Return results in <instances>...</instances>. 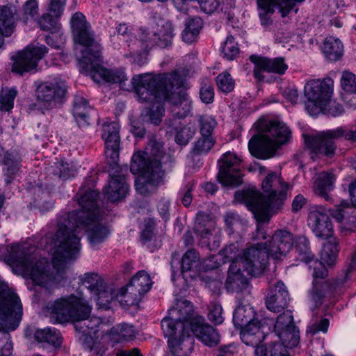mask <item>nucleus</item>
Segmentation results:
<instances>
[{
	"label": "nucleus",
	"instance_id": "obj_21",
	"mask_svg": "<svg viewBox=\"0 0 356 356\" xmlns=\"http://www.w3.org/2000/svg\"><path fill=\"white\" fill-rule=\"evenodd\" d=\"M307 221L316 237L325 239L332 236V223L329 216L323 211L317 209L310 211Z\"/></svg>",
	"mask_w": 356,
	"mask_h": 356
},
{
	"label": "nucleus",
	"instance_id": "obj_2",
	"mask_svg": "<svg viewBox=\"0 0 356 356\" xmlns=\"http://www.w3.org/2000/svg\"><path fill=\"white\" fill-rule=\"evenodd\" d=\"M131 89L141 102H165L172 116L184 119L191 114L192 100L176 72L159 74H140L131 79Z\"/></svg>",
	"mask_w": 356,
	"mask_h": 356
},
{
	"label": "nucleus",
	"instance_id": "obj_53",
	"mask_svg": "<svg viewBox=\"0 0 356 356\" xmlns=\"http://www.w3.org/2000/svg\"><path fill=\"white\" fill-rule=\"evenodd\" d=\"M291 327H296L294 324L293 316L291 310L284 311L283 313L280 314L275 324V331L280 332Z\"/></svg>",
	"mask_w": 356,
	"mask_h": 356
},
{
	"label": "nucleus",
	"instance_id": "obj_54",
	"mask_svg": "<svg viewBox=\"0 0 356 356\" xmlns=\"http://www.w3.org/2000/svg\"><path fill=\"white\" fill-rule=\"evenodd\" d=\"M257 4L259 8L261 10V12H260L259 15L261 24L263 26H267L270 22V17L268 16V15H272L275 12V9L273 8L271 1L258 0Z\"/></svg>",
	"mask_w": 356,
	"mask_h": 356
},
{
	"label": "nucleus",
	"instance_id": "obj_13",
	"mask_svg": "<svg viewBox=\"0 0 356 356\" xmlns=\"http://www.w3.org/2000/svg\"><path fill=\"white\" fill-rule=\"evenodd\" d=\"M269 257L270 255L266 244L257 243L244 250L243 256L240 257V261L248 275L257 277L264 271Z\"/></svg>",
	"mask_w": 356,
	"mask_h": 356
},
{
	"label": "nucleus",
	"instance_id": "obj_44",
	"mask_svg": "<svg viewBox=\"0 0 356 356\" xmlns=\"http://www.w3.org/2000/svg\"><path fill=\"white\" fill-rule=\"evenodd\" d=\"M296 250L298 254L299 259L302 261L308 264L314 259V254L310 250L309 241L305 236L298 238Z\"/></svg>",
	"mask_w": 356,
	"mask_h": 356
},
{
	"label": "nucleus",
	"instance_id": "obj_46",
	"mask_svg": "<svg viewBox=\"0 0 356 356\" xmlns=\"http://www.w3.org/2000/svg\"><path fill=\"white\" fill-rule=\"evenodd\" d=\"M82 283L93 295L106 285L102 277L95 273H86Z\"/></svg>",
	"mask_w": 356,
	"mask_h": 356
},
{
	"label": "nucleus",
	"instance_id": "obj_45",
	"mask_svg": "<svg viewBox=\"0 0 356 356\" xmlns=\"http://www.w3.org/2000/svg\"><path fill=\"white\" fill-rule=\"evenodd\" d=\"M215 143L216 140L213 137L201 136L193 143L191 153L195 156L207 154L213 148Z\"/></svg>",
	"mask_w": 356,
	"mask_h": 356
},
{
	"label": "nucleus",
	"instance_id": "obj_60",
	"mask_svg": "<svg viewBox=\"0 0 356 356\" xmlns=\"http://www.w3.org/2000/svg\"><path fill=\"white\" fill-rule=\"evenodd\" d=\"M342 89L347 93L356 92V76L350 72H344L341 79Z\"/></svg>",
	"mask_w": 356,
	"mask_h": 356
},
{
	"label": "nucleus",
	"instance_id": "obj_23",
	"mask_svg": "<svg viewBox=\"0 0 356 356\" xmlns=\"http://www.w3.org/2000/svg\"><path fill=\"white\" fill-rule=\"evenodd\" d=\"M0 162L3 165V171L6 176L5 182L6 184H9L19 170L20 159L12 152H5L4 149L0 145Z\"/></svg>",
	"mask_w": 356,
	"mask_h": 356
},
{
	"label": "nucleus",
	"instance_id": "obj_22",
	"mask_svg": "<svg viewBox=\"0 0 356 356\" xmlns=\"http://www.w3.org/2000/svg\"><path fill=\"white\" fill-rule=\"evenodd\" d=\"M240 330L241 339L247 346H255L256 348L265 339L261 323L257 318Z\"/></svg>",
	"mask_w": 356,
	"mask_h": 356
},
{
	"label": "nucleus",
	"instance_id": "obj_9",
	"mask_svg": "<svg viewBox=\"0 0 356 356\" xmlns=\"http://www.w3.org/2000/svg\"><path fill=\"white\" fill-rule=\"evenodd\" d=\"M343 137L351 143L356 142V128L353 129L346 127H339L329 129L321 131L316 136L305 137V142L312 153L332 156L337 147L334 140Z\"/></svg>",
	"mask_w": 356,
	"mask_h": 356
},
{
	"label": "nucleus",
	"instance_id": "obj_59",
	"mask_svg": "<svg viewBox=\"0 0 356 356\" xmlns=\"http://www.w3.org/2000/svg\"><path fill=\"white\" fill-rule=\"evenodd\" d=\"M208 318L215 325H220L224 321L222 307L216 302H211L209 305Z\"/></svg>",
	"mask_w": 356,
	"mask_h": 356
},
{
	"label": "nucleus",
	"instance_id": "obj_18",
	"mask_svg": "<svg viewBox=\"0 0 356 356\" xmlns=\"http://www.w3.org/2000/svg\"><path fill=\"white\" fill-rule=\"evenodd\" d=\"M266 308L278 313L286 308L291 300L287 287L282 281L271 285L265 298Z\"/></svg>",
	"mask_w": 356,
	"mask_h": 356
},
{
	"label": "nucleus",
	"instance_id": "obj_8",
	"mask_svg": "<svg viewBox=\"0 0 356 356\" xmlns=\"http://www.w3.org/2000/svg\"><path fill=\"white\" fill-rule=\"evenodd\" d=\"M91 307L81 296L70 295L48 302L47 310L55 323H63L70 319L85 316L91 312Z\"/></svg>",
	"mask_w": 356,
	"mask_h": 356
},
{
	"label": "nucleus",
	"instance_id": "obj_37",
	"mask_svg": "<svg viewBox=\"0 0 356 356\" xmlns=\"http://www.w3.org/2000/svg\"><path fill=\"white\" fill-rule=\"evenodd\" d=\"M339 251L337 240L335 238H332L323 245L321 259L328 266H332L335 264Z\"/></svg>",
	"mask_w": 356,
	"mask_h": 356
},
{
	"label": "nucleus",
	"instance_id": "obj_39",
	"mask_svg": "<svg viewBox=\"0 0 356 356\" xmlns=\"http://www.w3.org/2000/svg\"><path fill=\"white\" fill-rule=\"evenodd\" d=\"M38 14V3L37 0H27L21 10H16V17L19 21L26 24L35 18Z\"/></svg>",
	"mask_w": 356,
	"mask_h": 356
},
{
	"label": "nucleus",
	"instance_id": "obj_64",
	"mask_svg": "<svg viewBox=\"0 0 356 356\" xmlns=\"http://www.w3.org/2000/svg\"><path fill=\"white\" fill-rule=\"evenodd\" d=\"M157 102L158 104H154L149 111V121L155 125H158L161 122L165 112L164 107L160 103L161 102Z\"/></svg>",
	"mask_w": 356,
	"mask_h": 356
},
{
	"label": "nucleus",
	"instance_id": "obj_6",
	"mask_svg": "<svg viewBox=\"0 0 356 356\" xmlns=\"http://www.w3.org/2000/svg\"><path fill=\"white\" fill-rule=\"evenodd\" d=\"M102 137L105 143L106 162L109 168L115 170L110 173L111 180L103 191L108 200L115 202L123 199L129 190L123 172L124 170L127 171V166L123 168L118 165L120 143L119 124L116 122L104 123Z\"/></svg>",
	"mask_w": 356,
	"mask_h": 356
},
{
	"label": "nucleus",
	"instance_id": "obj_48",
	"mask_svg": "<svg viewBox=\"0 0 356 356\" xmlns=\"http://www.w3.org/2000/svg\"><path fill=\"white\" fill-rule=\"evenodd\" d=\"M33 192L38 197L34 201L36 207L42 211H47L53 207L54 204L49 198V193L42 190V184L33 188Z\"/></svg>",
	"mask_w": 356,
	"mask_h": 356
},
{
	"label": "nucleus",
	"instance_id": "obj_51",
	"mask_svg": "<svg viewBox=\"0 0 356 356\" xmlns=\"http://www.w3.org/2000/svg\"><path fill=\"white\" fill-rule=\"evenodd\" d=\"M17 93L15 88H3L0 92V110L10 111L13 108Z\"/></svg>",
	"mask_w": 356,
	"mask_h": 356
},
{
	"label": "nucleus",
	"instance_id": "obj_31",
	"mask_svg": "<svg viewBox=\"0 0 356 356\" xmlns=\"http://www.w3.org/2000/svg\"><path fill=\"white\" fill-rule=\"evenodd\" d=\"M110 334L113 341L122 343L135 339L136 331L133 325L122 323L113 326L110 330Z\"/></svg>",
	"mask_w": 356,
	"mask_h": 356
},
{
	"label": "nucleus",
	"instance_id": "obj_32",
	"mask_svg": "<svg viewBox=\"0 0 356 356\" xmlns=\"http://www.w3.org/2000/svg\"><path fill=\"white\" fill-rule=\"evenodd\" d=\"M143 295L138 292L135 288L128 284L117 291L115 299L123 307L138 305Z\"/></svg>",
	"mask_w": 356,
	"mask_h": 356
},
{
	"label": "nucleus",
	"instance_id": "obj_50",
	"mask_svg": "<svg viewBox=\"0 0 356 356\" xmlns=\"http://www.w3.org/2000/svg\"><path fill=\"white\" fill-rule=\"evenodd\" d=\"M138 40L142 42L145 50L155 46L156 31L152 28L140 27L138 33Z\"/></svg>",
	"mask_w": 356,
	"mask_h": 356
},
{
	"label": "nucleus",
	"instance_id": "obj_29",
	"mask_svg": "<svg viewBox=\"0 0 356 356\" xmlns=\"http://www.w3.org/2000/svg\"><path fill=\"white\" fill-rule=\"evenodd\" d=\"M256 313L250 305H241L238 306L233 313V323L235 327L241 329L250 323L254 321Z\"/></svg>",
	"mask_w": 356,
	"mask_h": 356
},
{
	"label": "nucleus",
	"instance_id": "obj_15",
	"mask_svg": "<svg viewBox=\"0 0 356 356\" xmlns=\"http://www.w3.org/2000/svg\"><path fill=\"white\" fill-rule=\"evenodd\" d=\"M48 52V48L44 44L29 46L26 49L19 52L16 56H13V64L12 71L20 75L35 70L38 63Z\"/></svg>",
	"mask_w": 356,
	"mask_h": 356
},
{
	"label": "nucleus",
	"instance_id": "obj_63",
	"mask_svg": "<svg viewBox=\"0 0 356 356\" xmlns=\"http://www.w3.org/2000/svg\"><path fill=\"white\" fill-rule=\"evenodd\" d=\"M194 231L197 236L201 237L202 240L207 239V241L203 243H207V246L210 248L211 245L209 239L210 236L212 235L211 231L209 228L206 227V225L202 223L201 219L199 217L197 218Z\"/></svg>",
	"mask_w": 356,
	"mask_h": 356
},
{
	"label": "nucleus",
	"instance_id": "obj_3",
	"mask_svg": "<svg viewBox=\"0 0 356 356\" xmlns=\"http://www.w3.org/2000/svg\"><path fill=\"white\" fill-rule=\"evenodd\" d=\"M70 23L74 41L79 45L75 49L76 56L91 79L98 83L103 80L119 83L122 89L129 90L125 88L124 81L127 79L124 71L108 70L100 65L102 47L85 16L77 12L72 15Z\"/></svg>",
	"mask_w": 356,
	"mask_h": 356
},
{
	"label": "nucleus",
	"instance_id": "obj_49",
	"mask_svg": "<svg viewBox=\"0 0 356 356\" xmlns=\"http://www.w3.org/2000/svg\"><path fill=\"white\" fill-rule=\"evenodd\" d=\"M199 254L195 249L188 250L182 257L181 261V273L191 271L199 264Z\"/></svg>",
	"mask_w": 356,
	"mask_h": 356
},
{
	"label": "nucleus",
	"instance_id": "obj_25",
	"mask_svg": "<svg viewBox=\"0 0 356 356\" xmlns=\"http://www.w3.org/2000/svg\"><path fill=\"white\" fill-rule=\"evenodd\" d=\"M168 313L174 319L182 321L189 327H191V321L196 317L193 316V305L187 300H177L175 305L169 309Z\"/></svg>",
	"mask_w": 356,
	"mask_h": 356
},
{
	"label": "nucleus",
	"instance_id": "obj_4",
	"mask_svg": "<svg viewBox=\"0 0 356 356\" xmlns=\"http://www.w3.org/2000/svg\"><path fill=\"white\" fill-rule=\"evenodd\" d=\"M289 188L276 172L269 173L262 182L264 194L256 189L238 191L235 199L244 202L259 222H268L272 215L283 205Z\"/></svg>",
	"mask_w": 356,
	"mask_h": 356
},
{
	"label": "nucleus",
	"instance_id": "obj_43",
	"mask_svg": "<svg viewBox=\"0 0 356 356\" xmlns=\"http://www.w3.org/2000/svg\"><path fill=\"white\" fill-rule=\"evenodd\" d=\"M49 171L54 176L62 180L68 179L74 177L76 173V170L72 166L62 160L54 163V165L50 167Z\"/></svg>",
	"mask_w": 356,
	"mask_h": 356
},
{
	"label": "nucleus",
	"instance_id": "obj_12",
	"mask_svg": "<svg viewBox=\"0 0 356 356\" xmlns=\"http://www.w3.org/2000/svg\"><path fill=\"white\" fill-rule=\"evenodd\" d=\"M35 86L37 100L47 109L62 104L67 92L65 81L59 77L46 81H36Z\"/></svg>",
	"mask_w": 356,
	"mask_h": 356
},
{
	"label": "nucleus",
	"instance_id": "obj_42",
	"mask_svg": "<svg viewBox=\"0 0 356 356\" xmlns=\"http://www.w3.org/2000/svg\"><path fill=\"white\" fill-rule=\"evenodd\" d=\"M173 29L171 24L165 22L161 29L156 31L155 46L160 48H166L171 45L173 38Z\"/></svg>",
	"mask_w": 356,
	"mask_h": 356
},
{
	"label": "nucleus",
	"instance_id": "obj_41",
	"mask_svg": "<svg viewBox=\"0 0 356 356\" xmlns=\"http://www.w3.org/2000/svg\"><path fill=\"white\" fill-rule=\"evenodd\" d=\"M280 332H276L279 339L282 341L281 344H284L288 348H293L297 346L300 341V332L297 327H291Z\"/></svg>",
	"mask_w": 356,
	"mask_h": 356
},
{
	"label": "nucleus",
	"instance_id": "obj_14",
	"mask_svg": "<svg viewBox=\"0 0 356 356\" xmlns=\"http://www.w3.org/2000/svg\"><path fill=\"white\" fill-rule=\"evenodd\" d=\"M219 171L218 180L225 186L238 187L242 182L243 173L239 165L241 159L235 154L227 152L225 153L219 160Z\"/></svg>",
	"mask_w": 356,
	"mask_h": 356
},
{
	"label": "nucleus",
	"instance_id": "obj_36",
	"mask_svg": "<svg viewBox=\"0 0 356 356\" xmlns=\"http://www.w3.org/2000/svg\"><path fill=\"white\" fill-rule=\"evenodd\" d=\"M255 356H290L288 348L280 343L260 345L254 350Z\"/></svg>",
	"mask_w": 356,
	"mask_h": 356
},
{
	"label": "nucleus",
	"instance_id": "obj_1",
	"mask_svg": "<svg viewBox=\"0 0 356 356\" xmlns=\"http://www.w3.org/2000/svg\"><path fill=\"white\" fill-rule=\"evenodd\" d=\"M77 197L81 209L59 217L56 232L54 235L47 234L42 239L46 243L44 248L52 255L55 273H49L50 266L47 259L36 258L34 245L13 244L7 246L5 261L15 270L30 275L37 285L46 286L50 282H60L64 279L67 263L76 259L80 252L78 229L85 230L94 248L109 235L108 227L100 222L101 215L97 204L99 193L81 188Z\"/></svg>",
	"mask_w": 356,
	"mask_h": 356
},
{
	"label": "nucleus",
	"instance_id": "obj_28",
	"mask_svg": "<svg viewBox=\"0 0 356 356\" xmlns=\"http://www.w3.org/2000/svg\"><path fill=\"white\" fill-rule=\"evenodd\" d=\"M91 107L84 97L76 95L73 103L72 113L79 127L89 124V112Z\"/></svg>",
	"mask_w": 356,
	"mask_h": 356
},
{
	"label": "nucleus",
	"instance_id": "obj_30",
	"mask_svg": "<svg viewBox=\"0 0 356 356\" xmlns=\"http://www.w3.org/2000/svg\"><path fill=\"white\" fill-rule=\"evenodd\" d=\"M334 176L332 173L323 172L319 175L314 183V191L316 195L329 201L331 198L328 193L334 188Z\"/></svg>",
	"mask_w": 356,
	"mask_h": 356
},
{
	"label": "nucleus",
	"instance_id": "obj_5",
	"mask_svg": "<svg viewBox=\"0 0 356 356\" xmlns=\"http://www.w3.org/2000/svg\"><path fill=\"white\" fill-rule=\"evenodd\" d=\"M147 149L149 156L147 152H137L133 155L130 165V171L134 175H140L136 179L135 185L138 193L143 195H150L160 184L163 176L161 165L170 159L164 152L163 144L155 139L149 140Z\"/></svg>",
	"mask_w": 356,
	"mask_h": 356
},
{
	"label": "nucleus",
	"instance_id": "obj_26",
	"mask_svg": "<svg viewBox=\"0 0 356 356\" xmlns=\"http://www.w3.org/2000/svg\"><path fill=\"white\" fill-rule=\"evenodd\" d=\"M91 312L85 316L75 318V328L83 335L97 336L99 330V326L102 324L99 318L90 316Z\"/></svg>",
	"mask_w": 356,
	"mask_h": 356
},
{
	"label": "nucleus",
	"instance_id": "obj_20",
	"mask_svg": "<svg viewBox=\"0 0 356 356\" xmlns=\"http://www.w3.org/2000/svg\"><path fill=\"white\" fill-rule=\"evenodd\" d=\"M293 245V237L291 232L286 230H277L273 235L267 250L274 259H280L286 255Z\"/></svg>",
	"mask_w": 356,
	"mask_h": 356
},
{
	"label": "nucleus",
	"instance_id": "obj_58",
	"mask_svg": "<svg viewBox=\"0 0 356 356\" xmlns=\"http://www.w3.org/2000/svg\"><path fill=\"white\" fill-rule=\"evenodd\" d=\"M222 53L228 60H233L239 54V48L232 35L227 36L222 47Z\"/></svg>",
	"mask_w": 356,
	"mask_h": 356
},
{
	"label": "nucleus",
	"instance_id": "obj_17",
	"mask_svg": "<svg viewBox=\"0 0 356 356\" xmlns=\"http://www.w3.org/2000/svg\"><path fill=\"white\" fill-rule=\"evenodd\" d=\"M250 60L254 64L253 75L258 81H263L264 76L263 72L283 74L288 68L284 59L281 57L270 59L266 57L252 55Z\"/></svg>",
	"mask_w": 356,
	"mask_h": 356
},
{
	"label": "nucleus",
	"instance_id": "obj_7",
	"mask_svg": "<svg viewBox=\"0 0 356 356\" xmlns=\"http://www.w3.org/2000/svg\"><path fill=\"white\" fill-rule=\"evenodd\" d=\"M260 135L252 136L248 148L252 156L260 159L273 157L277 149L287 144L291 138V131L283 122L270 120L261 126Z\"/></svg>",
	"mask_w": 356,
	"mask_h": 356
},
{
	"label": "nucleus",
	"instance_id": "obj_16",
	"mask_svg": "<svg viewBox=\"0 0 356 356\" xmlns=\"http://www.w3.org/2000/svg\"><path fill=\"white\" fill-rule=\"evenodd\" d=\"M329 213L340 223L339 232L342 236L356 232V212L348 201L342 200L339 205L330 209Z\"/></svg>",
	"mask_w": 356,
	"mask_h": 356
},
{
	"label": "nucleus",
	"instance_id": "obj_62",
	"mask_svg": "<svg viewBox=\"0 0 356 356\" xmlns=\"http://www.w3.org/2000/svg\"><path fill=\"white\" fill-rule=\"evenodd\" d=\"M145 228L141 232L140 238L143 243L150 241L154 236L156 222L154 218H146L144 221Z\"/></svg>",
	"mask_w": 356,
	"mask_h": 356
},
{
	"label": "nucleus",
	"instance_id": "obj_19",
	"mask_svg": "<svg viewBox=\"0 0 356 356\" xmlns=\"http://www.w3.org/2000/svg\"><path fill=\"white\" fill-rule=\"evenodd\" d=\"M190 330L204 344L214 347L220 343V335L216 328L206 323L205 319L197 316L191 323Z\"/></svg>",
	"mask_w": 356,
	"mask_h": 356
},
{
	"label": "nucleus",
	"instance_id": "obj_52",
	"mask_svg": "<svg viewBox=\"0 0 356 356\" xmlns=\"http://www.w3.org/2000/svg\"><path fill=\"white\" fill-rule=\"evenodd\" d=\"M356 270V250L351 256L350 261L345 269L343 270V275H339L333 282L335 289L341 288L348 281L351 273Z\"/></svg>",
	"mask_w": 356,
	"mask_h": 356
},
{
	"label": "nucleus",
	"instance_id": "obj_34",
	"mask_svg": "<svg viewBox=\"0 0 356 356\" xmlns=\"http://www.w3.org/2000/svg\"><path fill=\"white\" fill-rule=\"evenodd\" d=\"M34 339L39 343H47L54 347H60L62 343L60 333L54 327L35 330Z\"/></svg>",
	"mask_w": 356,
	"mask_h": 356
},
{
	"label": "nucleus",
	"instance_id": "obj_11",
	"mask_svg": "<svg viewBox=\"0 0 356 356\" xmlns=\"http://www.w3.org/2000/svg\"><path fill=\"white\" fill-rule=\"evenodd\" d=\"M161 325L165 337L168 338V348L172 355L180 353L185 342L192 343L189 327L182 321L174 319L168 314L161 321Z\"/></svg>",
	"mask_w": 356,
	"mask_h": 356
},
{
	"label": "nucleus",
	"instance_id": "obj_24",
	"mask_svg": "<svg viewBox=\"0 0 356 356\" xmlns=\"http://www.w3.org/2000/svg\"><path fill=\"white\" fill-rule=\"evenodd\" d=\"M16 9L12 5L0 6V40L8 37L14 32Z\"/></svg>",
	"mask_w": 356,
	"mask_h": 356
},
{
	"label": "nucleus",
	"instance_id": "obj_61",
	"mask_svg": "<svg viewBox=\"0 0 356 356\" xmlns=\"http://www.w3.org/2000/svg\"><path fill=\"white\" fill-rule=\"evenodd\" d=\"M195 129L191 127H184L177 131L175 141L180 145H186L193 138Z\"/></svg>",
	"mask_w": 356,
	"mask_h": 356
},
{
	"label": "nucleus",
	"instance_id": "obj_10",
	"mask_svg": "<svg viewBox=\"0 0 356 356\" xmlns=\"http://www.w3.org/2000/svg\"><path fill=\"white\" fill-rule=\"evenodd\" d=\"M333 80L327 77L323 80H312L305 86V95L307 99L305 108L312 116L319 114L330 100L333 93Z\"/></svg>",
	"mask_w": 356,
	"mask_h": 356
},
{
	"label": "nucleus",
	"instance_id": "obj_47",
	"mask_svg": "<svg viewBox=\"0 0 356 356\" xmlns=\"http://www.w3.org/2000/svg\"><path fill=\"white\" fill-rule=\"evenodd\" d=\"M60 17L51 13H44L38 19V24L42 30L54 33L60 29L58 21Z\"/></svg>",
	"mask_w": 356,
	"mask_h": 356
},
{
	"label": "nucleus",
	"instance_id": "obj_55",
	"mask_svg": "<svg viewBox=\"0 0 356 356\" xmlns=\"http://www.w3.org/2000/svg\"><path fill=\"white\" fill-rule=\"evenodd\" d=\"M198 122L201 136L213 137L212 133L217 124L215 119L211 116L201 115L199 118Z\"/></svg>",
	"mask_w": 356,
	"mask_h": 356
},
{
	"label": "nucleus",
	"instance_id": "obj_35",
	"mask_svg": "<svg viewBox=\"0 0 356 356\" xmlns=\"http://www.w3.org/2000/svg\"><path fill=\"white\" fill-rule=\"evenodd\" d=\"M229 262H231V264L229 268L228 276L226 281L227 286L234 289L239 286L241 284L242 288H245L248 286L247 279L242 277L241 268H238L236 266L237 262H241L240 260H233Z\"/></svg>",
	"mask_w": 356,
	"mask_h": 356
},
{
	"label": "nucleus",
	"instance_id": "obj_27",
	"mask_svg": "<svg viewBox=\"0 0 356 356\" xmlns=\"http://www.w3.org/2000/svg\"><path fill=\"white\" fill-rule=\"evenodd\" d=\"M203 24V20L198 16L188 17L185 21V28L181 34L183 40L187 44L196 42Z\"/></svg>",
	"mask_w": 356,
	"mask_h": 356
},
{
	"label": "nucleus",
	"instance_id": "obj_57",
	"mask_svg": "<svg viewBox=\"0 0 356 356\" xmlns=\"http://www.w3.org/2000/svg\"><path fill=\"white\" fill-rule=\"evenodd\" d=\"M216 81L218 89L225 93H229L234 88V80L229 73L224 72L218 74Z\"/></svg>",
	"mask_w": 356,
	"mask_h": 356
},
{
	"label": "nucleus",
	"instance_id": "obj_38",
	"mask_svg": "<svg viewBox=\"0 0 356 356\" xmlns=\"http://www.w3.org/2000/svg\"><path fill=\"white\" fill-rule=\"evenodd\" d=\"M129 284L143 296L150 290L152 282L146 271L140 270L131 278Z\"/></svg>",
	"mask_w": 356,
	"mask_h": 356
},
{
	"label": "nucleus",
	"instance_id": "obj_33",
	"mask_svg": "<svg viewBox=\"0 0 356 356\" xmlns=\"http://www.w3.org/2000/svg\"><path fill=\"white\" fill-rule=\"evenodd\" d=\"M323 51L327 60L337 61L343 56V45L339 39L330 36L324 41Z\"/></svg>",
	"mask_w": 356,
	"mask_h": 356
},
{
	"label": "nucleus",
	"instance_id": "obj_40",
	"mask_svg": "<svg viewBox=\"0 0 356 356\" xmlns=\"http://www.w3.org/2000/svg\"><path fill=\"white\" fill-rule=\"evenodd\" d=\"M117 291L111 287L105 285L104 287L96 293L97 305L98 309L108 310L111 308V302L115 299Z\"/></svg>",
	"mask_w": 356,
	"mask_h": 356
},
{
	"label": "nucleus",
	"instance_id": "obj_56",
	"mask_svg": "<svg viewBox=\"0 0 356 356\" xmlns=\"http://www.w3.org/2000/svg\"><path fill=\"white\" fill-rule=\"evenodd\" d=\"M273 8L277 7L281 16L284 18L293 10L297 3H302L305 0H270Z\"/></svg>",
	"mask_w": 356,
	"mask_h": 356
}]
</instances>
